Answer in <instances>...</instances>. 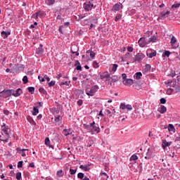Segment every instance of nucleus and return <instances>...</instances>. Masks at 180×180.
Returning <instances> with one entry per match:
<instances>
[{
  "mask_svg": "<svg viewBox=\"0 0 180 180\" xmlns=\"http://www.w3.org/2000/svg\"><path fill=\"white\" fill-rule=\"evenodd\" d=\"M9 137H11V128L4 123L3 126H1V135H0V140L1 141L8 143Z\"/></svg>",
  "mask_w": 180,
  "mask_h": 180,
  "instance_id": "f257e3e1",
  "label": "nucleus"
},
{
  "mask_svg": "<svg viewBox=\"0 0 180 180\" xmlns=\"http://www.w3.org/2000/svg\"><path fill=\"white\" fill-rule=\"evenodd\" d=\"M98 89H99V86L94 85L91 88V89H86V94L88 96H94L96 94Z\"/></svg>",
  "mask_w": 180,
  "mask_h": 180,
  "instance_id": "f03ea898",
  "label": "nucleus"
},
{
  "mask_svg": "<svg viewBox=\"0 0 180 180\" xmlns=\"http://www.w3.org/2000/svg\"><path fill=\"white\" fill-rule=\"evenodd\" d=\"M12 94H13V89H4L0 92V98H9V96H12Z\"/></svg>",
  "mask_w": 180,
  "mask_h": 180,
  "instance_id": "7ed1b4c3",
  "label": "nucleus"
},
{
  "mask_svg": "<svg viewBox=\"0 0 180 180\" xmlns=\"http://www.w3.org/2000/svg\"><path fill=\"white\" fill-rule=\"evenodd\" d=\"M90 133H91V134H94L95 131L96 133H101V128H99V125L96 124L94 121L92 123H90Z\"/></svg>",
  "mask_w": 180,
  "mask_h": 180,
  "instance_id": "20e7f679",
  "label": "nucleus"
},
{
  "mask_svg": "<svg viewBox=\"0 0 180 180\" xmlns=\"http://www.w3.org/2000/svg\"><path fill=\"white\" fill-rule=\"evenodd\" d=\"M83 6H84V11H86V12H89V11H91L92 8H94V4L91 1L85 2L83 4Z\"/></svg>",
  "mask_w": 180,
  "mask_h": 180,
  "instance_id": "39448f33",
  "label": "nucleus"
},
{
  "mask_svg": "<svg viewBox=\"0 0 180 180\" xmlns=\"http://www.w3.org/2000/svg\"><path fill=\"white\" fill-rule=\"evenodd\" d=\"M144 57H146V55H144L143 53H139L135 56L134 61H138V63H141Z\"/></svg>",
  "mask_w": 180,
  "mask_h": 180,
  "instance_id": "423d86ee",
  "label": "nucleus"
},
{
  "mask_svg": "<svg viewBox=\"0 0 180 180\" xmlns=\"http://www.w3.org/2000/svg\"><path fill=\"white\" fill-rule=\"evenodd\" d=\"M138 43L140 47H146L148 44V41H146V38L141 37L139 39Z\"/></svg>",
  "mask_w": 180,
  "mask_h": 180,
  "instance_id": "0eeeda50",
  "label": "nucleus"
},
{
  "mask_svg": "<svg viewBox=\"0 0 180 180\" xmlns=\"http://www.w3.org/2000/svg\"><path fill=\"white\" fill-rule=\"evenodd\" d=\"M120 8L121 9H123V5L122 4H115L112 9H111V12H117L119 11H120Z\"/></svg>",
  "mask_w": 180,
  "mask_h": 180,
  "instance_id": "6e6552de",
  "label": "nucleus"
},
{
  "mask_svg": "<svg viewBox=\"0 0 180 180\" xmlns=\"http://www.w3.org/2000/svg\"><path fill=\"white\" fill-rule=\"evenodd\" d=\"M120 109L124 110V109H127V110H133V107L131 106V105L127 104L126 105V103H122L120 105Z\"/></svg>",
  "mask_w": 180,
  "mask_h": 180,
  "instance_id": "1a4fd4ad",
  "label": "nucleus"
},
{
  "mask_svg": "<svg viewBox=\"0 0 180 180\" xmlns=\"http://www.w3.org/2000/svg\"><path fill=\"white\" fill-rule=\"evenodd\" d=\"M22 94H23V91H22V89L19 88L16 91L13 89V92L12 93V95L13 96L18 98V96H20Z\"/></svg>",
  "mask_w": 180,
  "mask_h": 180,
  "instance_id": "9d476101",
  "label": "nucleus"
},
{
  "mask_svg": "<svg viewBox=\"0 0 180 180\" xmlns=\"http://www.w3.org/2000/svg\"><path fill=\"white\" fill-rule=\"evenodd\" d=\"M141 110H143V109H141V108H137L136 110H135V112H132L131 114V119H133L134 120H135V119H137V117H139V113H140V111Z\"/></svg>",
  "mask_w": 180,
  "mask_h": 180,
  "instance_id": "9b49d317",
  "label": "nucleus"
},
{
  "mask_svg": "<svg viewBox=\"0 0 180 180\" xmlns=\"http://www.w3.org/2000/svg\"><path fill=\"white\" fill-rule=\"evenodd\" d=\"M134 81L131 79H127L122 81V84L127 86H131L133 85Z\"/></svg>",
  "mask_w": 180,
  "mask_h": 180,
  "instance_id": "f8f14e48",
  "label": "nucleus"
},
{
  "mask_svg": "<svg viewBox=\"0 0 180 180\" xmlns=\"http://www.w3.org/2000/svg\"><path fill=\"white\" fill-rule=\"evenodd\" d=\"M171 144H172V142H168L165 139H162V147L163 150H165V148H167V147H169V146H171Z\"/></svg>",
  "mask_w": 180,
  "mask_h": 180,
  "instance_id": "ddd939ff",
  "label": "nucleus"
},
{
  "mask_svg": "<svg viewBox=\"0 0 180 180\" xmlns=\"http://www.w3.org/2000/svg\"><path fill=\"white\" fill-rule=\"evenodd\" d=\"M171 13V11H167L166 13L162 12L159 14V19H165V18H168V15Z\"/></svg>",
  "mask_w": 180,
  "mask_h": 180,
  "instance_id": "4468645a",
  "label": "nucleus"
},
{
  "mask_svg": "<svg viewBox=\"0 0 180 180\" xmlns=\"http://www.w3.org/2000/svg\"><path fill=\"white\" fill-rule=\"evenodd\" d=\"M61 120H63V117H61L60 115H58L57 117H56L53 123H55L56 126H60V124H61Z\"/></svg>",
  "mask_w": 180,
  "mask_h": 180,
  "instance_id": "2eb2a0df",
  "label": "nucleus"
},
{
  "mask_svg": "<svg viewBox=\"0 0 180 180\" xmlns=\"http://www.w3.org/2000/svg\"><path fill=\"white\" fill-rule=\"evenodd\" d=\"M44 53V49H43V44H40L39 47L36 49V54L41 55Z\"/></svg>",
  "mask_w": 180,
  "mask_h": 180,
  "instance_id": "dca6fc26",
  "label": "nucleus"
},
{
  "mask_svg": "<svg viewBox=\"0 0 180 180\" xmlns=\"http://www.w3.org/2000/svg\"><path fill=\"white\" fill-rule=\"evenodd\" d=\"M166 85H169V86H172V87H175L176 86V80L173 79L172 81H169L167 82H165Z\"/></svg>",
  "mask_w": 180,
  "mask_h": 180,
  "instance_id": "f3484780",
  "label": "nucleus"
},
{
  "mask_svg": "<svg viewBox=\"0 0 180 180\" xmlns=\"http://www.w3.org/2000/svg\"><path fill=\"white\" fill-rule=\"evenodd\" d=\"M101 79H105V78H110V74H109L108 72H105L100 75Z\"/></svg>",
  "mask_w": 180,
  "mask_h": 180,
  "instance_id": "a211bd4d",
  "label": "nucleus"
},
{
  "mask_svg": "<svg viewBox=\"0 0 180 180\" xmlns=\"http://www.w3.org/2000/svg\"><path fill=\"white\" fill-rule=\"evenodd\" d=\"M13 68L16 71H23V70L25 69V67H23V65H20V66H18L17 65H14Z\"/></svg>",
  "mask_w": 180,
  "mask_h": 180,
  "instance_id": "6ab92c4d",
  "label": "nucleus"
},
{
  "mask_svg": "<svg viewBox=\"0 0 180 180\" xmlns=\"http://www.w3.org/2000/svg\"><path fill=\"white\" fill-rule=\"evenodd\" d=\"M158 110V112H160V113H165V112H167V107H165V105H160Z\"/></svg>",
  "mask_w": 180,
  "mask_h": 180,
  "instance_id": "aec40b11",
  "label": "nucleus"
},
{
  "mask_svg": "<svg viewBox=\"0 0 180 180\" xmlns=\"http://www.w3.org/2000/svg\"><path fill=\"white\" fill-rule=\"evenodd\" d=\"M16 150L20 151V154H22V157H26L25 151H27V149H20V148H17Z\"/></svg>",
  "mask_w": 180,
  "mask_h": 180,
  "instance_id": "412c9836",
  "label": "nucleus"
},
{
  "mask_svg": "<svg viewBox=\"0 0 180 180\" xmlns=\"http://www.w3.org/2000/svg\"><path fill=\"white\" fill-rule=\"evenodd\" d=\"M11 34V32H5V31H2L1 32V35L2 37H4V39H8V37Z\"/></svg>",
  "mask_w": 180,
  "mask_h": 180,
  "instance_id": "4be33fe9",
  "label": "nucleus"
},
{
  "mask_svg": "<svg viewBox=\"0 0 180 180\" xmlns=\"http://www.w3.org/2000/svg\"><path fill=\"white\" fill-rule=\"evenodd\" d=\"M155 41H157V36H155V35L149 38V39L148 40V44H150V43H155Z\"/></svg>",
  "mask_w": 180,
  "mask_h": 180,
  "instance_id": "5701e85b",
  "label": "nucleus"
},
{
  "mask_svg": "<svg viewBox=\"0 0 180 180\" xmlns=\"http://www.w3.org/2000/svg\"><path fill=\"white\" fill-rule=\"evenodd\" d=\"M142 77L143 74L141 72H138L134 75L135 79H141Z\"/></svg>",
  "mask_w": 180,
  "mask_h": 180,
  "instance_id": "b1692460",
  "label": "nucleus"
},
{
  "mask_svg": "<svg viewBox=\"0 0 180 180\" xmlns=\"http://www.w3.org/2000/svg\"><path fill=\"white\" fill-rule=\"evenodd\" d=\"M39 114V108L38 107H34L32 110V115L33 116H37Z\"/></svg>",
  "mask_w": 180,
  "mask_h": 180,
  "instance_id": "393cba45",
  "label": "nucleus"
},
{
  "mask_svg": "<svg viewBox=\"0 0 180 180\" xmlns=\"http://www.w3.org/2000/svg\"><path fill=\"white\" fill-rule=\"evenodd\" d=\"M172 53L169 51H165V52L162 53V57H169L171 56Z\"/></svg>",
  "mask_w": 180,
  "mask_h": 180,
  "instance_id": "a878e982",
  "label": "nucleus"
},
{
  "mask_svg": "<svg viewBox=\"0 0 180 180\" xmlns=\"http://www.w3.org/2000/svg\"><path fill=\"white\" fill-rule=\"evenodd\" d=\"M27 120L28 122H30L32 124H36V122H34V120H33V118L32 117H30V115H27Z\"/></svg>",
  "mask_w": 180,
  "mask_h": 180,
  "instance_id": "bb28decb",
  "label": "nucleus"
},
{
  "mask_svg": "<svg viewBox=\"0 0 180 180\" xmlns=\"http://www.w3.org/2000/svg\"><path fill=\"white\" fill-rule=\"evenodd\" d=\"M146 155L149 156L150 158L154 157V154L153 153V150L150 148L148 149V152L146 153Z\"/></svg>",
  "mask_w": 180,
  "mask_h": 180,
  "instance_id": "cd10ccee",
  "label": "nucleus"
},
{
  "mask_svg": "<svg viewBox=\"0 0 180 180\" xmlns=\"http://www.w3.org/2000/svg\"><path fill=\"white\" fill-rule=\"evenodd\" d=\"M176 42V38L174 36L172 37L171 39V45L174 47L175 46V43Z\"/></svg>",
  "mask_w": 180,
  "mask_h": 180,
  "instance_id": "c85d7f7f",
  "label": "nucleus"
},
{
  "mask_svg": "<svg viewBox=\"0 0 180 180\" xmlns=\"http://www.w3.org/2000/svg\"><path fill=\"white\" fill-rule=\"evenodd\" d=\"M117 67H118L117 64H113L112 70H110V72H116V71L117 70Z\"/></svg>",
  "mask_w": 180,
  "mask_h": 180,
  "instance_id": "c756f323",
  "label": "nucleus"
},
{
  "mask_svg": "<svg viewBox=\"0 0 180 180\" xmlns=\"http://www.w3.org/2000/svg\"><path fill=\"white\" fill-rule=\"evenodd\" d=\"M79 168H80V169H84V171H85L86 172L89 171V169H90L89 167L84 166V165H82L79 166Z\"/></svg>",
  "mask_w": 180,
  "mask_h": 180,
  "instance_id": "7c9ffc66",
  "label": "nucleus"
},
{
  "mask_svg": "<svg viewBox=\"0 0 180 180\" xmlns=\"http://www.w3.org/2000/svg\"><path fill=\"white\" fill-rule=\"evenodd\" d=\"M39 91L40 94H42V95H47V91H46L43 87L39 88Z\"/></svg>",
  "mask_w": 180,
  "mask_h": 180,
  "instance_id": "2f4dec72",
  "label": "nucleus"
},
{
  "mask_svg": "<svg viewBox=\"0 0 180 180\" xmlns=\"http://www.w3.org/2000/svg\"><path fill=\"white\" fill-rule=\"evenodd\" d=\"M168 130L169 131H175V127L172 124H169L168 125Z\"/></svg>",
  "mask_w": 180,
  "mask_h": 180,
  "instance_id": "473e14b6",
  "label": "nucleus"
},
{
  "mask_svg": "<svg viewBox=\"0 0 180 180\" xmlns=\"http://www.w3.org/2000/svg\"><path fill=\"white\" fill-rule=\"evenodd\" d=\"M56 175H57V176H59V177L61 178L62 176H64V172H63L62 169L58 170V171L57 172V173H56Z\"/></svg>",
  "mask_w": 180,
  "mask_h": 180,
  "instance_id": "72a5a7b5",
  "label": "nucleus"
},
{
  "mask_svg": "<svg viewBox=\"0 0 180 180\" xmlns=\"http://www.w3.org/2000/svg\"><path fill=\"white\" fill-rule=\"evenodd\" d=\"M136 160H139V156H137V155H132L129 161H136Z\"/></svg>",
  "mask_w": 180,
  "mask_h": 180,
  "instance_id": "f704fd0d",
  "label": "nucleus"
},
{
  "mask_svg": "<svg viewBox=\"0 0 180 180\" xmlns=\"http://www.w3.org/2000/svg\"><path fill=\"white\" fill-rule=\"evenodd\" d=\"M50 143H51L50 139L49 137H46L45 139V144H46V146H49V147L53 148V146H50Z\"/></svg>",
  "mask_w": 180,
  "mask_h": 180,
  "instance_id": "c9c22d12",
  "label": "nucleus"
},
{
  "mask_svg": "<svg viewBox=\"0 0 180 180\" xmlns=\"http://www.w3.org/2000/svg\"><path fill=\"white\" fill-rule=\"evenodd\" d=\"M85 176V174H84V173H82V172H79V173H78V174H77V178L79 179H81V180H82V179H84V177Z\"/></svg>",
  "mask_w": 180,
  "mask_h": 180,
  "instance_id": "e433bc0d",
  "label": "nucleus"
},
{
  "mask_svg": "<svg viewBox=\"0 0 180 180\" xmlns=\"http://www.w3.org/2000/svg\"><path fill=\"white\" fill-rule=\"evenodd\" d=\"M112 82H117L119 81V79L117 75H114L112 77H110Z\"/></svg>",
  "mask_w": 180,
  "mask_h": 180,
  "instance_id": "4c0bfd02",
  "label": "nucleus"
},
{
  "mask_svg": "<svg viewBox=\"0 0 180 180\" xmlns=\"http://www.w3.org/2000/svg\"><path fill=\"white\" fill-rule=\"evenodd\" d=\"M15 178H16L17 180H20V179H22V173H21L20 172H18L16 174Z\"/></svg>",
  "mask_w": 180,
  "mask_h": 180,
  "instance_id": "58836bf2",
  "label": "nucleus"
},
{
  "mask_svg": "<svg viewBox=\"0 0 180 180\" xmlns=\"http://www.w3.org/2000/svg\"><path fill=\"white\" fill-rule=\"evenodd\" d=\"M63 134H64V136H70V134H72V133L68 132V130H67V129H65L63 131Z\"/></svg>",
  "mask_w": 180,
  "mask_h": 180,
  "instance_id": "ea45409f",
  "label": "nucleus"
},
{
  "mask_svg": "<svg viewBox=\"0 0 180 180\" xmlns=\"http://www.w3.org/2000/svg\"><path fill=\"white\" fill-rule=\"evenodd\" d=\"M83 126L84 129H86V130H89V131H91V124H84Z\"/></svg>",
  "mask_w": 180,
  "mask_h": 180,
  "instance_id": "a19ab883",
  "label": "nucleus"
},
{
  "mask_svg": "<svg viewBox=\"0 0 180 180\" xmlns=\"http://www.w3.org/2000/svg\"><path fill=\"white\" fill-rule=\"evenodd\" d=\"M120 19H122V14H120V13L117 14V15L115 18V21L117 22V20H119Z\"/></svg>",
  "mask_w": 180,
  "mask_h": 180,
  "instance_id": "79ce46f5",
  "label": "nucleus"
},
{
  "mask_svg": "<svg viewBox=\"0 0 180 180\" xmlns=\"http://www.w3.org/2000/svg\"><path fill=\"white\" fill-rule=\"evenodd\" d=\"M48 5H54L56 0H46Z\"/></svg>",
  "mask_w": 180,
  "mask_h": 180,
  "instance_id": "37998d69",
  "label": "nucleus"
},
{
  "mask_svg": "<svg viewBox=\"0 0 180 180\" xmlns=\"http://www.w3.org/2000/svg\"><path fill=\"white\" fill-rule=\"evenodd\" d=\"M37 15H38V18H43V16H44L43 11L37 12Z\"/></svg>",
  "mask_w": 180,
  "mask_h": 180,
  "instance_id": "c03bdc74",
  "label": "nucleus"
},
{
  "mask_svg": "<svg viewBox=\"0 0 180 180\" xmlns=\"http://www.w3.org/2000/svg\"><path fill=\"white\" fill-rule=\"evenodd\" d=\"M22 82L24 84H27V82H29V79L27 78V76L23 77Z\"/></svg>",
  "mask_w": 180,
  "mask_h": 180,
  "instance_id": "a18cd8bd",
  "label": "nucleus"
},
{
  "mask_svg": "<svg viewBox=\"0 0 180 180\" xmlns=\"http://www.w3.org/2000/svg\"><path fill=\"white\" fill-rule=\"evenodd\" d=\"M176 94H180V83L177 84V86L175 88Z\"/></svg>",
  "mask_w": 180,
  "mask_h": 180,
  "instance_id": "49530a36",
  "label": "nucleus"
},
{
  "mask_svg": "<svg viewBox=\"0 0 180 180\" xmlns=\"http://www.w3.org/2000/svg\"><path fill=\"white\" fill-rule=\"evenodd\" d=\"M155 56H157V52H155V51L151 52L149 54V58H153V57H155Z\"/></svg>",
  "mask_w": 180,
  "mask_h": 180,
  "instance_id": "de8ad7c7",
  "label": "nucleus"
},
{
  "mask_svg": "<svg viewBox=\"0 0 180 180\" xmlns=\"http://www.w3.org/2000/svg\"><path fill=\"white\" fill-rule=\"evenodd\" d=\"M70 82H68V81L62 82L60 83V85H66V86H69Z\"/></svg>",
  "mask_w": 180,
  "mask_h": 180,
  "instance_id": "09e8293b",
  "label": "nucleus"
},
{
  "mask_svg": "<svg viewBox=\"0 0 180 180\" xmlns=\"http://www.w3.org/2000/svg\"><path fill=\"white\" fill-rule=\"evenodd\" d=\"M70 175H75V174H77V169H70Z\"/></svg>",
  "mask_w": 180,
  "mask_h": 180,
  "instance_id": "8fccbe9b",
  "label": "nucleus"
},
{
  "mask_svg": "<svg viewBox=\"0 0 180 180\" xmlns=\"http://www.w3.org/2000/svg\"><path fill=\"white\" fill-rule=\"evenodd\" d=\"M101 175L103 176V180H108V179L109 178V176H108V174L105 172L101 173Z\"/></svg>",
  "mask_w": 180,
  "mask_h": 180,
  "instance_id": "3c124183",
  "label": "nucleus"
},
{
  "mask_svg": "<svg viewBox=\"0 0 180 180\" xmlns=\"http://www.w3.org/2000/svg\"><path fill=\"white\" fill-rule=\"evenodd\" d=\"M27 90L29 91V92H30L31 94H33V92H34V87L33 86H30L27 88Z\"/></svg>",
  "mask_w": 180,
  "mask_h": 180,
  "instance_id": "603ef678",
  "label": "nucleus"
},
{
  "mask_svg": "<svg viewBox=\"0 0 180 180\" xmlns=\"http://www.w3.org/2000/svg\"><path fill=\"white\" fill-rule=\"evenodd\" d=\"M180 6V3H176V4H174L172 6V9H174L175 8H179Z\"/></svg>",
  "mask_w": 180,
  "mask_h": 180,
  "instance_id": "864d4df0",
  "label": "nucleus"
},
{
  "mask_svg": "<svg viewBox=\"0 0 180 180\" xmlns=\"http://www.w3.org/2000/svg\"><path fill=\"white\" fill-rule=\"evenodd\" d=\"M17 167L18 168H22L23 167V161H19Z\"/></svg>",
  "mask_w": 180,
  "mask_h": 180,
  "instance_id": "5fc2aeb1",
  "label": "nucleus"
},
{
  "mask_svg": "<svg viewBox=\"0 0 180 180\" xmlns=\"http://www.w3.org/2000/svg\"><path fill=\"white\" fill-rule=\"evenodd\" d=\"M150 70H151V65H146L145 66V70L146 71H150Z\"/></svg>",
  "mask_w": 180,
  "mask_h": 180,
  "instance_id": "6e6d98bb",
  "label": "nucleus"
},
{
  "mask_svg": "<svg viewBox=\"0 0 180 180\" xmlns=\"http://www.w3.org/2000/svg\"><path fill=\"white\" fill-rule=\"evenodd\" d=\"M172 56H174L176 58H179V60H180V56H179V55L178 54V53H176V52H172Z\"/></svg>",
  "mask_w": 180,
  "mask_h": 180,
  "instance_id": "4d7b16f0",
  "label": "nucleus"
},
{
  "mask_svg": "<svg viewBox=\"0 0 180 180\" xmlns=\"http://www.w3.org/2000/svg\"><path fill=\"white\" fill-rule=\"evenodd\" d=\"M172 92H174V89H168L167 91V95H171V94H172Z\"/></svg>",
  "mask_w": 180,
  "mask_h": 180,
  "instance_id": "13d9d810",
  "label": "nucleus"
},
{
  "mask_svg": "<svg viewBox=\"0 0 180 180\" xmlns=\"http://www.w3.org/2000/svg\"><path fill=\"white\" fill-rule=\"evenodd\" d=\"M95 56H96V54L95 53V52H94L93 51H91L90 53V57L91 58H94Z\"/></svg>",
  "mask_w": 180,
  "mask_h": 180,
  "instance_id": "bf43d9fd",
  "label": "nucleus"
},
{
  "mask_svg": "<svg viewBox=\"0 0 180 180\" xmlns=\"http://www.w3.org/2000/svg\"><path fill=\"white\" fill-rule=\"evenodd\" d=\"M84 18H85V15H79V18H77V22H79V20H81L82 19H84Z\"/></svg>",
  "mask_w": 180,
  "mask_h": 180,
  "instance_id": "052dcab7",
  "label": "nucleus"
},
{
  "mask_svg": "<svg viewBox=\"0 0 180 180\" xmlns=\"http://www.w3.org/2000/svg\"><path fill=\"white\" fill-rule=\"evenodd\" d=\"M160 103H162V105L167 103V100H165V98H160Z\"/></svg>",
  "mask_w": 180,
  "mask_h": 180,
  "instance_id": "680f3d73",
  "label": "nucleus"
},
{
  "mask_svg": "<svg viewBox=\"0 0 180 180\" xmlns=\"http://www.w3.org/2000/svg\"><path fill=\"white\" fill-rule=\"evenodd\" d=\"M54 85H56V82L55 81H51L49 83V86H54Z\"/></svg>",
  "mask_w": 180,
  "mask_h": 180,
  "instance_id": "e2e57ef3",
  "label": "nucleus"
},
{
  "mask_svg": "<svg viewBox=\"0 0 180 180\" xmlns=\"http://www.w3.org/2000/svg\"><path fill=\"white\" fill-rule=\"evenodd\" d=\"M93 67H94V68H98L99 67V65H98V63L96 61H94Z\"/></svg>",
  "mask_w": 180,
  "mask_h": 180,
  "instance_id": "0e129e2a",
  "label": "nucleus"
},
{
  "mask_svg": "<svg viewBox=\"0 0 180 180\" xmlns=\"http://www.w3.org/2000/svg\"><path fill=\"white\" fill-rule=\"evenodd\" d=\"M82 103H84V101H82V100L79 99L77 101V105L79 106H82Z\"/></svg>",
  "mask_w": 180,
  "mask_h": 180,
  "instance_id": "69168bd1",
  "label": "nucleus"
},
{
  "mask_svg": "<svg viewBox=\"0 0 180 180\" xmlns=\"http://www.w3.org/2000/svg\"><path fill=\"white\" fill-rule=\"evenodd\" d=\"M3 113H4V115H6V116H8V115H9V110H3Z\"/></svg>",
  "mask_w": 180,
  "mask_h": 180,
  "instance_id": "338daca9",
  "label": "nucleus"
},
{
  "mask_svg": "<svg viewBox=\"0 0 180 180\" xmlns=\"http://www.w3.org/2000/svg\"><path fill=\"white\" fill-rule=\"evenodd\" d=\"M127 51H128L129 53H131V52L133 51V47H131V46H128Z\"/></svg>",
  "mask_w": 180,
  "mask_h": 180,
  "instance_id": "774afa93",
  "label": "nucleus"
}]
</instances>
